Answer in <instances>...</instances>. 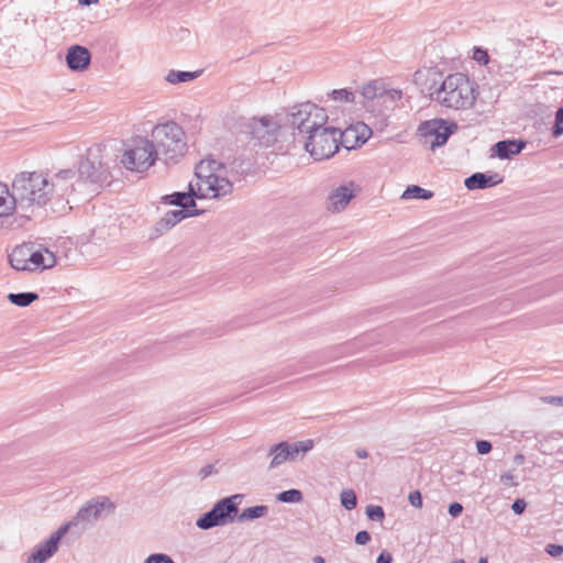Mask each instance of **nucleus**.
Here are the masks:
<instances>
[{
    "mask_svg": "<svg viewBox=\"0 0 563 563\" xmlns=\"http://www.w3.org/2000/svg\"><path fill=\"white\" fill-rule=\"evenodd\" d=\"M77 522H75V519H73L71 521L63 525L62 527L58 528V530H56L49 538H48V541L56 545V548H58V544L60 542V539L68 531V529L70 528V526H76Z\"/></svg>",
    "mask_w": 563,
    "mask_h": 563,
    "instance_id": "31",
    "label": "nucleus"
},
{
    "mask_svg": "<svg viewBox=\"0 0 563 563\" xmlns=\"http://www.w3.org/2000/svg\"><path fill=\"white\" fill-rule=\"evenodd\" d=\"M347 141H349L350 145H353L352 148H354L356 146H360V145L364 144L366 140L358 136V141H357L355 136L351 135V136L347 137Z\"/></svg>",
    "mask_w": 563,
    "mask_h": 563,
    "instance_id": "47",
    "label": "nucleus"
},
{
    "mask_svg": "<svg viewBox=\"0 0 563 563\" xmlns=\"http://www.w3.org/2000/svg\"><path fill=\"white\" fill-rule=\"evenodd\" d=\"M545 552L553 558H558L563 554V545L550 543L545 547Z\"/></svg>",
    "mask_w": 563,
    "mask_h": 563,
    "instance_id": "40",
    "label": "nucleus"
},
{
    "mask_svg": "<svg viewBox=\"0 0 563 563\" xmlns=\"http://www.w3.org/2000/svg\"><path fill=\"white\" fill-rule=\"evenodd\" d=\"M27 261L30 264V271H34L40 267L42 268V264H44L45 262L43 258V251H32V249L30 247Z\"/></svg>",
    "mask_w": 563,
    "mask_h": 563,
    "instance_id": "30",
    "label": "nucleus"
},
{
    "mask_svg": "<svg viewBox=\"0 0 563 563\" xmlns=\"http://www.w3.org/2000/svg\"><path fill=\"white\" fill-rule=\"evenodd\" d=\"M503 181L498 174L474 173L464 180L468 190L486 189L496 186Z\"/></svg>",
    "mask_w": 563,
    "mask_h": 563,
    "instance_id": "19",
    "label": "nucleus"
},
{
    "mask_svg": "<svg viewBox=\"0 0 563 563\" xmlns=\"http://www.w3.org/2000/svg\"><path fill=\"white\" fill-rule=\"evenodd\" d=\"M477 563H488V560H487V558L482 556V558L478 560V562H477Z\"/></svg>",
    "mask_w": 563,
    "mask_h": 563,
    "instance_id": "53",
    "label": "nucleus"
},
{
    "mask_svg": "<svg viewBox=\"0 0 563 563\" xmlns=\"http://www.w3.org/2000/svg\"><path fill=\"white\" fill-rule=\"evenodd\" d=\"M372 537L368 531L361 530L355 536V542L360 545H365L371 541Z\"/></svg>",
    "mask_w": 563,
    "mask_h": 563,
    "instance_id": "41",
    "label": "nucleus"
},
{
    "mask_svg": "<svg viewBox=\"0 0 563 563\" xmlns=\"http://www.w3.org/2000/svg\"><path fill=\"white\" fill-rule=\"evenodd\" d=\"M492 449H493V445L489 441H487V440H477L476 441V450H477L478 454L486 455L492 451Z\"/></svg>",
    "mask_w": 563,
    "mask_h": 563,
    "instance_id": "38",
    "label": "nucleus"
},
{
    "mask_svg": "<svg viewBox=\"0 0 563 563\" xmlns=\"http://www.w3.org/2000/svg\"><path fill=\"white\" fill-rule=\"evenodd\" d=\"M526 507L527 503L522 498H517L511 505V509L516 515H521L526 510Z\"/></svg>",
    "mask_w": 563,
    "mask_h": 563,
    "instance_id": "42",
    "label": "nucleus"
},
{
    "mask_svg": "<svg viewBox=\"0 0 563 563\" xmlns=\"http://www.w3.org/2000/svg\"><path fill=\"white\" fill-rule=\"evenodd\" d=\"M65 60L71 71H84L90 66L91 53L87 47L75 44L67 49Z\"/></svg>",
    "mask_w": 563,
    "mask_h": 563,
    "instance_id": "15",
    "label": "nucleus"
},
{
    "mask_svg": "<svg viewBox=\"0 0 563 563\" xmlns=\"http://www.w3.org/2000/svg\"><path fill=\"white\" fill-rule=\"evenodd\" d=\"M156 159H161L154 144L147 137H137L133 146L126 150L121 163L130 170L142 173L147 170Z\"/></svg>",
    "mask_w": 563,
    "mask_h": 563,
    "instance_id": "9",
    "label": "nucleus"
},
{
    "mask_svg": "<svg viewBox=\"0 0 563 563\" xmlns=\"http://www.w3.org/2000/svg\"><path fill=\"white\" fill-rule=\"evenodd\" d=\"M328 99L340 102V103H354L355 102V92L347 88L342 89H333L332 91L327 93Z\"/></svg>",
    "mask_w": 563,
    "mask_h": 563,
    "instance_id": "27",
    "label": "nucleus"
},
{
    "mask_svg": "<svg viewBox=\"0 0 563 563\" xmlns=\"http://www.w3.org/2000/svg\"><path fill=\"white\" fill-rule=\"evenodd\" d=\"M312 561H313V563H324L325 562L324 558L321 555L313 556Z\"/></svg>",
    "mask_w": 563,
    "mask_h": 563,
    "instance_id": "52",
    "label": "nucleus"
},
{
    "mask_svg": "<svg viewBox=\"0 0 563 563\" xmlns=\"http://www.w3.org/2000/svg\"><path fill=\"white\" fill-rule=\"evenodd\" d=\"M365 514L369 520L380 521L385 517V511L382 506L378 505H368L366 507Z\"/></svg>",
    "mask_w": 563,
    "mask_h": 563,
    "instance_id": "33",
    "label": "nucleus"
},
{
    "mask_svg": "<svg viewBox=\"0 0 563 563\" xmlns=\"http://www.w3.org/2000/svg\"><path fill=\"white\" fill-rule=\"evenodd\" d=\"M515 479L516 477L512 472H507L500 476V483L507 487L517 486L518 483Z\"/></svg>",
    "mask_w": 563,
    "mask_h": 563,
    "instance_id": "39",
    "label": "nucleus"
},
{
    "mask_svg": "<svg viewBox=\"0 0 563 563\" xmlns=\"http://www.w3.org/2000/svg\"><path fill=\"white\" fill-rule=\"evenodd\" d=\"M30 246L20 245L16 246L9 255V262L15 271H30V264L27 261Z\"/></svg>",
    "mask_w": 563,
    "mask_h": 563,
    "instance_id": "21",
    "label": "nucleus"
},
{
    "mask_svg": "<svg viewBox=\"0 0 563 563\" xmlns=\"http://www.w3.org/2000/svg\"><path fill=\"white\" fill-rule=\"evenodd\" d=\"M151 141L158 156L166 164L177 163L187 150L185 132L174 121L156 124L152 130Z\"/></svg>",
    "mask_w": 563,
    "mask_h": 563,
    "instance_id": "4",
    "label": "nucleus"
},
{
    "mask_svg": "<svg viewBox=\"0 0 563 563\" xmlns=\"http://www.w3.org/2000/svg\"><path fill=\"white\" fill-rule=\"evenodd\" d=\"M355 136L358 141L357 131L354 128H347L342 131L324 124L312 134L306 135L303 143L305 150L316 159L322 161L332 157L340 146L351 150L353 145L349 144L347 137Z\"/></svg>",
    "mask_w": 563,
    "mask_h": 563,
    "instance_id": "3",
    "label": "nucleus"
},
{
    "mask_svg": "<svg viewBox=\"0 0 563 563\" xmlns=\"http://www.w3.org/2000/svg\"><path fill=\"white\" fill-rule=\"evenodd\" d=\"M563 134V107L559 108L555 113V121L552 128V135L560 136Z\"/></svg>",
    "mask_w": 563,
    "mask_h": 563,
    "instance_id": "34",
    "label": "nucleus"
},
{
    "mask_svg": "<svg viewBox=\"0 0 563 563\" xmlns=\"http://www.w3.org/2000/svg\"><path fill=\"white\" fill-rule=\"evenodd\" d=\"M549 402L563 406V397H551Z\"/></svg>",
    "mask_w": 563,
    "mask_h": 563,
    "instance_id": "50",
    "label": "nucleus"
},
{
    "mask_svg": "<svg viewBox=\"0 0 563 563\" xmlns=\"http://www.w3.org/2000/svg\"><path fill=\"white\" fill-rule=\"evenodd\" d=\"M380 98H383V101H385L388 98L391 99V100L400 99L401 98V91L400 90H396V89H391L389 91H382Z\"/></svg>",
    "mask_w": 563,
    "mask_h": 563,
    "instance_id": "44",
    "label": "nucleus"
},
{
    "mask_svg": "<svg viewBox=\"0 0 563 563\" xmlns=\"http://www.w3.org/2000/svg\"><path fill=\"white\" fill-rule=\"evenodd\" d=\"M526 146L521 140H504L495 143L492 147V155L500 159H509L519 154Z\"/></svg>",
    "mask_w": 563,
    "mask_h": 563,
    "instance_id": "18",
    "label": "nucleus"
},
{
    "mask_svg": "<svg viewBox=\"0 0 563 563\" xmlns=\"http://www.w3.org/2000/svg\"><path fill=\"white\" fill-rule=\"evenodd\" d=\"M18 207L25 210L48 202L47 177L41 173L22 172L15 176L11 186Z\"/></svg>",
    "mask_w": 563,
    "mask_h": 563,
    "instance_id": "5",
    "label": "nucleus"
},
{
    "mask_svg": "<svg viewBox=\"0 0 563 563\" xmlns=\"http://www.w3.org/2000/svg\"><path fill=\"white\" fill-rule=\"evenodd\" d=\"M391 562H393V555L386 550L382 551L376 559V563H391Z\"/></svg>",
    "mask_w": 563,
    "mask_h": 563,
    "instance_id": "45",
    "label": "nucleus"
},
{
    "mask_svg": "<svg viewBox=\"0 0 563 563\" xmlns=\"http://www.w3.org/2000/svg\"><path fill=\"white\" fill-rule=\"evenodd\" d=\"M430 98L449 109H468L475 100L474 82L463 73L448 75L440 86H431Z\"/></svg>",
    "mask_w": 563,
    "mask_h": 563,
    "instance_id": "2",
    "label": "nucleus"
},
{
    "mask_svg": "<svg viewBox=\"0 0 563 563\" xmlns=\"http://www.w3.org/2000/svg\"><path fill=\"white\" fill-rule=\"evenodd\" d=\"M410 505L417 509H421L423 506L422 495L419 490H413L408 496Z\"/></svg>",
    "mask_w": 563,
    "mask_h": 563,
    "instance_id": "36",
    "label": "nucleus"
},
{
    "mask_svg": "<svg viewBox=\"0 0 563 563\" xmlns=\"http://www.w3.org/2000/svg\"><path fill=\"white\" fill-rule=\"evenodd\" d=\"M100 0H78L81 5H91L98 3Z\"/></svg>",
    "mask_w": 563,
    "mask_h": 563,
    "instance_id": "49",
    "label": "nucleus"
},
{
    "mask_svg": "<svg viewBox=\"0 0 563 563\" xmlns=\"http://www.w3.org/2000/svg\"><path fill=\"white\" fill-rule=\"evenodd\" d=\"M452 563H465V562H464V560L459 559V560L453 561Z\"/></svg>",
    "mask_w": 563,
    "mask_h": 563,
    "instance_id": "54",
    "label": "nucleus"
},
{
    "mask_svg": "<svg viewBox=\"0 0 563 563\" xmlns=\"http://www.w3.org/2000/svg\"><path fill=\"white\" fill-rule=\"evenodd\" d=\"M225 167L213 158L201 159L195 168V179L188 185V192L177 191L163 197L168 205L181 209H196L197 199H222L233 192V184L224 175Z\"/></svg>",
    "mask_w": 563,
    "mask_h": 563,
    "instance_id": "1",
    "label": "nucleus"
},
{
    "mask_svg": "<svg viewBox=\"0 0 563 563\" xmlns=\"http://www.w3.org/2000/svg\"><path fill=\"white\" fill-rule=\"evenodd\" d=\"M473 59L479 65H487L490 62L487 51L482 47H474Z\"/></svg>",
    "mask_w": 563,
    "mask_h": 563,
    "instance_id": "35",
    "label": "nucleus"
},
{
    "mask_svg": "<svg viewBox=\"0 0 563 563\" xmlns=\"http://www.w3.org/2000/svg\"><path fill=\"white\" fill-rule=\"evenodd\" d=\"M361 95L363 96L364 99H367V100H375V99L383 100V98H380V96H382L380 89L374 84L366 85L363 88Z\"/></svg>",
    "mask_w": 563,
    "mask_h": 563,
    "instance_id": "32",
    "label": "nucleus"
},
{
    "mask_svg": "<svg viewBox=\"0 0 563 563\" xmlns=\"http://www.w3.org/2000/svg\"><path fill=\"white\" fill-rule=\"evenodd\" d=\"M313 446L314 441L312 439H306L297 442L280 441L275 443L267 452V456L271 457L268 468H278L286 462L302 461Z\"/></svg>",
    "mask_w": 563,
    "mask_h": 563,
    "instance_id": "8",
    "label": "nucleus"
},
{
    "mask_svg": "<svg viewBox=\"0 0 563 563\" xmlns=\"http://www.w3.org/2000/svg\"><path fill=\"white\" fill-rule=\"evenodd\" d=\"M433 197V192L427 190L418 185H410L404 191L401 198L404 199H422L428 200Z\"/></svg>",
    "mask_w": 563,
    "mask_h": 563,
    "instance_id": "26",
    "label": "nucleus"
},
{
    "mask_svg": "<svg viewBox=\"0 0 563 563\" xmlns=\"http://www.w3.org/2000/svg\"><path fill=\"white\" fill-rule=\"evenodd\" d=\"M448 512L451 517L456 518L463 512L462 504L454 501L449 505Z\"/></svg>",
    "mask_w": 563,
    "mask_h": 563,
    "instance_id": "43",
    "label": "nucleus"
},
{
    "mask_svg": "<svg viewBox=\"0 0 563 563\" xmlns=\"http://www.w3.org/2000/svg\"><path fill=\"white\" fill-rule=\"evenodd\" d=\"M213 471H214V466L212 464H208L199 471V476L201 479H205L208 476H210L213 473Z\"/></svg>",
    "mask_w": 563,
    "mask_h": 563,
    "instance_id": "46",
    "label": "nucleus"
},
{
    "mask_svg": "<svg viewBox=\"0 0 563 563\" xmlns=\"http://www.w3.org/2000/svg\"><path fill=\"white\" fill-rule=\"evenodd\" d=\"M341 505L346 510H352L357 505V498L355 493L352 489L343 490L340 495Z\"/></svg>",
    "mask_w": 563,
    "mask_h": 563,
    "instance_id": "29",
    "label": "nucleus"
},
{
    "mask_svg": "<svg viewBox=\"0 0 563 563\" xmlns=\"http://www.w3.org/2000/svg\"><path fill=\"white\" fill-rule=\"evenodd\" d=\"M268 507L265 505H256L245 508L238 517L240 522L251 521L266 516Z\"/></svg>",
    "mask_w": 563,
    "mask_h": 563,
    "instance_id": "24",
    "label": "nucleus"
},
{
    "mask_svg": "<svg viewBox=\"0 0 563 563\" xmlns=\"http://www.w3.org/2000/svg\"><path fill=\"white\" fill-rule=\"evenodd\" d=\"M302 498L301 490L296 488L283 490L277 495V500L285 504L300 503Z\"/></svg>",
    "mask_w": 563,
    "mask_h": 563,
    "instance_id": "28",
    "label": "nucleus"
},
{
    "mask_svg": "<svg viewBox=\"0 0 563 563\" xmlns=\"http://www.w3.org/2000/svg\"><path fill=\"white\" fill-rule=\"evenodd\" d=\"M328 119L327 110L311 102L294 106L287 114L294 135L301 142L305 141L306 135L314 133L327 124Z\"/></svg>",
    "mask_w": 563,
    "mask_h": 563,
    "instance_id": "6",
    "label": "nucleus"
},
{
    "mask_svg": "<svg viewBox=\"0 0 563 563\" xmlns=\"http://www.w3.org/2000/svg\"><path fill=\"white\" fill-rule=\"evenodd\" d=\"M355 196L356 189L353 183L339 186L329 195L328 210L333 212L343 210Z\"/></svg>",
    "mask_w": 563,
    "mask_h": 563,
    "instance_id": "17",
    "label": "nucleus"
},
{
    "mask_svg": "<svg viewBox=\"0 0 563 563\" xmlns=\"http://www.w3.org/2000/svg\"><path fill=\"white\" fill-rule=\"evenodd\" d=\"M418 130L424 137H434L431 148H435L448 142L449 137L457 130V124L444 119H433L421 122Z\"/></svg>",
    "mask_w": 563,
    "mask_h": 563,
    "instance_id": "11",
    "label": "nucleus"
},
{
    "mask_svg": "<svg viewBox=\"0 0 563 563\" xmlns=\"http://www.w3.org/2000/svg\"><path fill=\"white\" fill-rule=\"evenodd\" d=\"M38 299V295L33 291L25 292H10L8 295V300L18 307H27L32 302Z\"/></svg>",
    "mask_w": 563,
    "mask_h": 563,
    "instance_id": "25",
    "label": "nucleus"
},
{
    "mask_svg": "<svg viewBox=\"0 0 563 563\" xmlns=\"http://www.w3.org/2000/svg\"><path fill=\"white\" fill-rule=\"evenodd\" d=\"M242 498L243 495L235 494L218 500L210 510L196 520V526L201 530H209L232 522L239 514Z\"/></svg>",
    "mask_w": 563,
    "mask_h": 563,
    "instance_id": "7",
    "label": "nucleus"
},
{
    "mask_svg": "<svg viewBox=\"0 0 563 563\" xmlns=\"http://www.w3.org/2000/svg\"><path fill=\"white\" fill-rule=\"evenodd\" d=\"M114 509L113 503L104 496L90 499L75 516V522H95L106 509Z\"/></svg>",
    "mask_w": 563,
    "mask_h": 563,
    "instance_id": "14",
    "label": "nucleus"
},
{
    "mask_svg": "<svg viewBox=\"0 0 563 563\" xmlns=\"http://www.w3.org/2000/svg\"><path fill=\"white\" fill-rule=\"evenodd\" d=\"M201 211L197 209H179V210H170L165 213V216L156 222L154 225L155 236L162 235L181 220L200 214Z\"/></svg>",
    "mask_w": 563,
    "mask_h": 563,
    "instance_id": "16",
    "label": "nucleus"
},
{
    "mask_svg": "<svg viewBox=\"0 0 563 563\" xmlns=\"http://www.w3.org/2000/svg\"><path fill=\"white\" fill-rule=\"evenodd\" d=\"M16 208L19 207L13 190L0 183V218L13 214Z\"/></svg>",
    "mask_w": 563,
    "mask_h": 563,
    "instance_id": "20",
    "label": "nucleus"
},
{
    "mask_svg": "<svg viewBox=\"0 0 563 563\" xmlns=\"http://www.w3.org/2000/svg\"><path fill=\"white\" fill-rule=\"evenodd\" d=\"M201 70L197 71H184V70H170L166 76V81L176 85L180 82H188L198 78Z\"/></svg>",
    "mask_w": 563,
    "mask_h": 563,
    "instance_id": "23",
    "label": "nucleus"
},
{
    "mask_svg": "<svg viewBox=\"0 0 563 563\" xmlns=\"http://www.w3.org/2000/svg\"><path fill=\"white\" fill-rule=\"evenodd\" d=\"M249 129L253 140H256L260 145L268 147L277 141L280 126L273 119L263 117L253 119Z\"/></svg>",
    "mask_w": 563,
    "mask_h": 563,
    "instance_id": "13",
    "label": "nucleus"
},
{
    "mask_svg": "<svg viewBox=\"0 0 563 563\" xmlns=\"http://www.w3.org/2000/svg\"><path fill=\"white\" fill-rule=\"evenodd\" d=\"M523 461H525V456H523L522 454H516V456H515V463H516L517 465L522 464V463H523Z\"/></svg>",
    "mask_w": 563,
    "mask_h": 563,
    "instance_id": "51",
    "label": "nucleus"
},
{
    "mask_svg": "<svg viewBox=\"0 0 563 563\" xmlns=\"http://www.w3.org/2000/svg\"><path fill=\"white\" fill-rule=\"evenodd\" d=\"M58 548L46 540L40 544L29 556L27 563H44L57 552Z\"/></svg>",
    "mask_w": 563,
    "mask_h": 563,
    "instance_id": "22",
    "label": "nucleus"
},
{
    "mask_svg": "<svg viewBox=\"0 0 563 563\" xmlns=\"http://www.w3.org/2000/svg\"><path fill=\"white\" fill-rule=\"evenodd\" d=\"M109 168L101 162L99 155L89 150L87 156L78 165V179L90 184L108 181Z\"/></svg>",
    "mask_w": 563,
    "mask_h": 563,
    "instance_id": "10",
    "label": "nucleus"
},
{
    "mask_svg": "<svg viewBox=\"0 0 563 563\" xmlns=\"http://www.w3.org/2000/svg\"><path fill=\"white\" fill-rule=\"evenodd\" d=\"M43 258L45 261L44 264H42L43 269L51 268L56 264L55 254L47 249L43 250Z\"/></svg>",
    "mask_w": 563,
    "mask_h": 563,
    "instance_id": "37",
    "label": "nucleus"
},
{
    "mask_svg": "<svg viewBox=\"0 0 563 563\" xmlns=\"http://www.w3.org/2000/svg\"><path fill=\"white\" fill-rule=\"evenodd\" d=\"M75 177L73 169H62L47 178L48 201L67 198L75 190Z\"/></svg>",
    "mask_w": 563,
    "mask_h": 563,
    "instance_id": "12",
    "label": "nucleus"
},
{
    "mask_svg": "<svg viewBox=\"0 0 563 563\" xmlns=\"http://www.w3.org/2000/svg\"><path fill=\"white\" fill-rule=\"evenodd\" d=\"M355 455L358 459H366L368 456V452L363 448H358L355 450Z\"/></svg>",
    "mask_w": 563,
    "mask_h": 563,
    "instance_id": "48",
    "label": "nucleus"
}]
</instances>
